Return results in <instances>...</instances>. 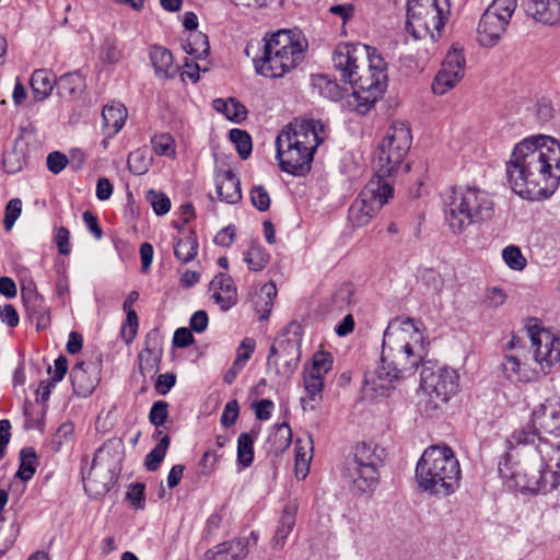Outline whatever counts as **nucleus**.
<instances>
[{
    "label": "nucleus",
    "mask_w": 560,
    "mask_h": 560,
    "mask_svg": "<svg viewBox=\"0 0 560 560\" xmlns=\"http://www.w3.org/2000/svg\"><path fill=\"white\" fill-rule=\"evenodd\" d=\"M24 162V158L16 150L5 153L2 160L3 168L9 174L21 171Z\"/></svg>",
    "instance_id": "69168bd1"
},
{
    "label": "nucleus",
    "mask_w": 560,
    "mask_h": 560,
    "mask_svg": "<svg viewBox=\"0 0 560 560\" xmlns=\"http://www.w3.org/2000/svg\"><path fill=\"white\" fill-rule=\"evenodd\" d=\"M466 59L463 49L453 47L446 54L441 69L435 74L431 89L435 95H444L464 78Z\"/></svg>",
    "instance_id": "6ab92c4d"
},
{
    "label": "nucleus",
    "mask_w": 560,
    "mask_h": 560,
    "mask_svg": "<svg viewBox=\"0 0 560 560\" xmlns=\"http://www.w3.org/2000/svg\"><path fill=\"white\" fill-rule=\"evenodd\" d=\"M298 506L295 503H288L282 511V514L279 520V524L277 526L273 542L277 547H282L292 532L295 525Z\"/></svg>",
    "instance_id": "f704fd0d"
},
{
    "label": "nucleus",
    "mask_w": 560,
    "mask_h": 560,
    "mask_svg": "<svg viewBox=\"0 0 560 560\" xmlns=\"http://www.w3.org/2000/svg\"><path fill=\"white\" fill-rule=\"evenodd\" d=\"M149 57L156 78L161 80L173 79L178 72V66L174 62L172 52L160 45L150 48Z\"/></svg>",
    "instance_id": "bb28decb"
},
{
    "label": "nucleus",
    "mask_w": 560,
    "mask_h": 560,
    "mask_svg": "<svg viewBox=\"0 0 560 560\" xmlns=\"http://www.w3.org/2000/svg\"><path fill=\"white\" fill-rule=\"evenodd\" d=\"M183 48L187 54L201 59L208 56L210 45L207 35L200 32H194L189 34L186 43L183 45Z\"/></svg>",
    "instance_id": "79ce46f5"
},
{
    "label": "nucleus",
    "mask_w": 560,
    "mask_h": 560,
    "mask_svg": "<svg viewBox=\"0 0 560 560\" xmlns=\"http://www.w3.org/2000/svg\"><path fill=\"white\" fill-rule=\"evenodd\" d=\"M269 258V254L259 245H252L245 254V261L252 271L262 270Z\"/></svg>",
    "instance_id": "3c124183"
},
{
    "label": "nucleus",
    "mask_w": 560,
    "mask_h": 560,
    "mask_svg": "<svg viewBox=\"0 0 560 560\" xmlns=\"http://www.w3.org/2000/svg\"><path fill=\"white\" fill-rule=\"evenodd\" d=\"M126 322L121 327V337L127 343H130L138 331V315L135 310L125 311Z\"/></svg>",
    "instance_id": "052dcab7"
},
{
    "label": "nucleus",
    "mask_w": 560,
    "mask_h": 560,
    "mask_svg": "<svg viewBox=\"0 0 560 560\" xmlns=\"http://www.w3.org/2000/svg\"><path fill=\"white\" fill-rule=\"evenodd\" d=\"M422 324L410 317L389 322L383 335L380 364L364 375V384L385 395L400 382L412 376L427 355Z\"/></svg>",
    "instance_id": "f03ea898"
},
{
    "label": "nucleus",
    "mask_w": 560,
    "mask_h": 560,
    "mask_svg": "<svg viewBox=\"0 0 560 560\" xmlns=\"http://www.w3.org/2000/svg\"><path fill=\"white\" fill-rule=\"evenodd\" d=\"M152 163V158L149 156L148 150L144 148L137 149L128 156L127 164L129 171L135 175L145 174Z\"/></svg>",
    "instance_id": "a18cd8bd"
},
{
    "label": "nucleus",
    "mask_w": 560,
    "mask_h": 560,
    "mask_svg": "<svg viewBox=\"0 0 560 560\" xmlns=\"http://www.w3.org/2000/svg\"><path fill=\"white\" fill-rule=\"evenodd\" d=\"M127 109L122 104L106 105L102 112L103 131L108 137L117 135L125 125Z\"/></svg>",
    "instance_id": "c85d7f7f"
},
{
    "label": "nucleus",
    "mask_w": 560,
    "mask_h": 560,
    "mask_svg": "<svg viewBox=\"0 0 560 560\" xmlns=\"http://www.w3.org/2000/svg\"><path fill=\"white\" fill-rule=\"evenodd\" d=\"M30 85L34 100L42 102L51 94L56 86V79L47 69H37L31 75Z\"/></svg>",
    "instance_id": "2f4dec72"
},
{
    "label": "nucleus",
    "mask_w": 560,
    "mask_h": 560,
    "mask_svg": "<svg viewBox=\"0 0 560 560\" xmlns=\"http://www.w3.org/2000/svg\"><path fill=\"white\" fill-rule=\"evenodd\" d=\"M499 471L505 477L509 476L501 462L499 463ZM510 477L515 480V486L521 491L532 493H547L560 485V471L544 466L525 469L524 471H511Z\"/></svg>",
    "instance_id": "dca6fc26"
},
{
    "label": "nucleus",
    "mask_w": 560,
    "mask_h": 560,
    "mask_svg": "<svg viewBox=\"0 0 560 560\" xmlns=\"http://www.w3.org/2000/svg\"><path fill=\"white\" fill-rule=\"evenodd\" d=\"M247 555V540L237 539L217 546L213 560H241Z\"/></svg>",
    "instance_id": "4c0bfd02"
},
{
    "label": "nucleus",
    "mask_w": 560,
    "mask_h": 560,
    "mask_svg": "<svg viewBox=\"0 0 560 560\" xmlns=\"http://www.w3.org/2000/svg\"><path fill=\"white\" fill-rule=\"evenodd\" d=\"M516 0H493L478 24V40L485 47L497 45L516 9Z\"/></svg>",
    "instance_id": "f8f14e48"
},
{
    "label": "nucleus",
    "mask_w": 560,
    "mask_h": 560,
    "mask_svg": "<svg viewBox=\"0 0 560 560\" xmlns=\"http://www.w3.org/2000/svg\"><path fill=\"white\" fill-rule=\"evenodd\" d=\"M412 136L404 121H394L378 145L377 158L374 160L375 175L373 178L389 180L402 166L410 150Z\"/></svg>",
    "instance_id": "6e6552de"
},
{
    "label": "nucleus",
    "mask_w": 560,
    "mask_h": 560,
    "mask_svg": "<svg viewBox=\"0 0 560 560\" xmlns=\"http://www.w3.org/2000/svg\"><path fill=\"white\" fill-rule=\"evenodd\" d=\"M211 299L222 312H226L237 303V290L231 276L218 273L210 282Z\"/></svg>",
    "instance_id": "5701e85b"
},
{
    "label": "nucleus",
    "mask_w": 560,
    "mask_h": 560,
    "mask_svg": "<svg viewBox=\"0 0 560 560\" xmlns=\"http://www.w3.org/2000/svg\"><path fill=\"white\" fill-rule=\"evenodd\" d=\"M37 457L32 448H23L20 452V466L15 474L23 481L32 479L36 471Z\"/></svg>",
    "instance_id": "c03bdc74"
},
{
    "label": "nucleus",
    "mask_w": 560,
    "mask_h": 560,
    "mask_svg": "<svg viewBox=\"0 0 560 560\" xmlns=\"http://www.w3.org/2000/svg\"><path fill=\"white\" fill-rule=\"evenodd\" d=\"M312 85L322 96L330 101H339L345 96V89L327 74L312 75Z\"/></svg>",
    "instance_id": "e433bc0d"
},
{
    "label": "nucleus",
    "mask_w": 560,
    "mask_h": 560,
    "mask_svg": "<svg viewBox=\"0 0 560 560\" xmlns=\"http://www.w3.org/2000/svg\"><path fill=\"white\" fill-rule=\"evenodd\" d=\"M494 214L491 195L478 187H458L445 201V221L455 234H462L474 224H481Z\"/></svg>",
    "instance_id": "39448f33"
},
{
    "label": "nucleus",
    "mask_w": 560,
    "mask_h": 560,
    "mask_svg": "<svg viewBox=\"0 0 560 560\" xmlns=\"http://www.w3.org/2000/svg\"><path fill=\"white\" fill-rule=\"evenodd\" d=\"M280 132L287 133L288 137L315 152L325 140L326 127L320 120L295 118Z\"/></svg>",
    "instance_id": "aec40b11"
},
{
    "label": "nucleus",
    "mask_w": 560,
    "mask_h": 560,
    "mask_svg": "<svg viewBox=\"0 0 560 560\" xmlns=\"http://www.w3.org/2000/svg\"><path fill=\"white\" fill-rule=\"evenodd\" d=\"M256 342L253 338H244L237 347L235 362L237 368L245 366L255 351Z\"/></svg>",
    "instance_id": "e2e57ef3"
},
{
    "label": "nucleus",
    "mask_w": 560,
    "mask_h": 560,
    "mask_svg": "<svg viewBox=\"0 0 560 560\" xmlns=\"http://www.w3.org/2000/svg\"><path fill=\"white\" fill-rule=\"evenodd\" d=\"M260 292H261L262 295L266 296L265 307L261 311V315L259 316V319L262 320V319H267L269 317L270 313H271V308H272V305H273V300L277 296L276 284L272 281H270V282H268V283L262 285Z\"/></svg>",
    "instance_id": "338daca9"
},
{
    "label": "nucleus",
    "mask_w": 560,
    "mask_h": 560,
    "mask_svg": "<svg viewBox=\"0 0 560 560\" xmlns=\"http://www.w3.org/2000/svg\"><path fill=\"white\" fill-rule=\"evenodd\" d=\"M358 101V109L368 112L383 95L387 86V69L384 59L373 49L365 66L349 81Z\"/></svg>",
    "instance_id": "1a4fd4ad"
},
{
    "label": "nucleus",
    "mask_w": 560,
    "mask_h": 560,
    "mask_svg": "<svg viewBox=\"0 0 560 560\" xmlns=\"http://www.w3.org/2000/svg\"><path fill=\"white\" fill-rule=\"evenodd\" d=\"M537 427H535V430L529 428L517 429L512 433L511 438L508 440V443L511 445V447L533 445L535 450L537 443H539V440L542 439L537 434Z\"/></svg>",
    "instance_id": "8fccbe9b"
},
{
    "label": "nucleus",
    "mask_w": 560,
    "mask_h": 560,
    "mask_svg": "<svg viewBox=\"0 0 560 560\" xmlns=\"http://www.w3.org/2000/svg\"><path fill=\"white\" fill-rule=\"evenodd\" d=\"M22 201L18 198L11 199L5 206L3 225L7 231L11 230L14 222L21 215Z\"/></svg>",
    "instance_id": "0e129e2a"
},
{
    "label": "nucleus",
    "mask_w": 560,
    "mask_h": 560,
    "mask_svg": "<svg viewBox=\"0 0 560 560\" xmlns=\"http://www.w3.org/2000/svg\"><path fill=\"white\" fill-rule=\"evenodd\" d=\"M331 354L328 352H317L313 357L312 365L310 368H305V371L325 377V375L331 370Z\"/></svg>",
    "instance_id": "6e6d98bb"
},
{
    "label": "nucleus",
    "mask_w": 560,
    "mask_h": 560,
    "mask_svg": "<svg viewBox=\"0 0 560 560\" xmlns=\"http://www.w3.org/2000/svg\"><path fill=\"white\" fill-rule=\"evenodd\" d=\"M277 160L282 172L302 176L310 172L314 153L307 147L300 144L298 140L279 133L276 139Z\"/></svg>",
    "instance_id": "2eb2a0df"
},
{
    "label": "nucleus",
    "mask_w": 560,
    "mask_h": 560,
    "mask_svg": "<svg viewBox=\"0 0 560 560\" xmlns=\"http://www.w3.org/2000/svg\"><path fill=\"white\" fill-rule=\"evenodd\" d=\"M198 254V242L195 233L190 232L177 238L174 243V255L183 264L195 259Z\"/></svg>",
    "instance_id": "58836bf2"
},
{
    "label": "nucleus",
    "mask_w": 560,
    "mask_h": 560,
    "mask_svg": "<svg viewBox=\"0 0 560 560\" xmlns=\"http://www.w3.org/2000/svg\"><path fill=\"white\" fill-rule=\"evenodd\" d=\"M167 416L168 404L165 400L154 401L149 412V421L151 422V424L156 427V430L153 435L154 438H158L162 434V431L159 429V427L165 423Z\"/></svg>",
    "instance_id": "864d4df0"
},
{
    "label": "nucleus",
    "mask_w": 560,
    "mask_h": 560,
    "mask_svg": "<svg viewBox=\"0 0 560 560\" xmlns=\"http://www.w3.org/2000/svg\"><path fill=\"white\" fill-rule=\"evenodd\" d=\"M313 457V439L306 434L304 439L299 438L295 442V476L298 479L306 478L310 470V463Z\"/></svg>",
    "instance_id": "7c9ffc66"
},
{
    "label": "nucleus",
    "mask_w": 560,
    "mask_h": 560,
    "mask_svg": "<svg viewBox=\"0 0 560 560\" xmlns=\"http://www.w3.org/2000/svg\"><path fill=\"white\" fill-rule=\"evenodd\" d=\"M125 447L120 441H107L105 442L95 453L92 467L85 478V489L92 486L96 481L97 475L103 470L107 469L112 474L108 481L103 482L102 489L97 492L107 491V485L112 481L113 476L117 475L121 470V460L124 456Z\"/></svg>",
    "instance_id": "f3484780"
},
{
    "label": "nucleus",
    "mask_w": 560,
    "mask_h": 560,
    "mask_svg": "<svg viewBox=\"0 0 560 560\" xmlns=\"http://www.w3.org/2000/svg\"><path fill=\"white\" fill-rule=\"evenodd\" d=\"M373 49L363 44H339L332 55L334 66L340 71L342 79L349 82L365 66Z\"/></svg>",
    "instance_id": "a211bd4d"
},
{
    "label": "nucleus",
    "mask_w": 560,
    "mask_h": 560,
    "mask_svg": "<svg viewBox=\"0 0 560 560\" xmlns=\"http://www.w3.org/2000/svg\"><path fill=\"white\" fill-rule=\"evenodd\" d=\"M393 195L394 188L389 180L372 177L350 206L349 221L358 228L369 224Z\"/></svg>",
    "instance_id": "9d476101"
},
{
    "label": "nucleus",
    "mask_w": 560,
    "mask_h": 560,
    "mask_svg": "<svg viewBox=\"0 0 560 560\" xmlns=\"http://www.w3.org/2000/svg\"><path fill=\"white\" fill-rule=\"evenodd\" d=\"M292 442V432L288 423L282 422L275 425L273 432L268 438L270 452L275 455L283 453Z\"/></svg>",
    "instance_id": "ea45409f"
},
{
    "label": "nucleus",
    "mask_w": 560,
    "mask_h": 560,
    "mask_svg": "<svg viewBox=\"0 0 560 560\" xmlns=\"http://www.w3.org/2000/svg\"><path fill=\"white\" fill-rule=\"evenodd\" d=\"M255 435L248 432L241 433L237 439V465L249 467L254 462Z\"/></svg>",
    "instance_id": "a19ab883"
},
{
    "label": "nucleus",
    "mask_w": 560,
    "mask_h": 560,
    "mask_svg": "<svg viewBox=\"0 0 560 560\" xmlns=\"http://www.w3.org/2000/svg\"><path fill=\"white\" fill-rule=\"evenodd\" d=\"M303 326L290 322L277 336L267 357V374L272 381L283 383L294 374L301 359Z\"/></svg>",
    "instance_id": "423d86ee"
},
{
    "label": "nucleus",
    "mask_w": 560,
    "mask_h": 560,
    "mask_svg": "<svg viewBox=\"0 0 560 560\" xmlns=\"http://www.w3.org/2000/svg\"><path fill=\"white\" fill-rule=\"evenodd\" d=\"M512 190L527 200L550 197L560 184V143L552 137L530 136L515 144L506 162Z\"/></svg>",
    "instance_id": "f257e3e1"
},
{
    "label": "nucleus",
    "mask_w": 560,
    "mask_h": 560,
    "mask_svg": "<svg viewBox=\"0 0 560 560\" xmlns=\"http://www.w3.org/2000/svg\"><path fill=\"white\" fill-rule=\"evenodd\" d=\"M47 167L52 174H59L68 164V158L58 151L48 154Z\"/></svg>",
    "instance_id": "774afa93"
},
{
    "label": "nucleus",
    "mask_w": 560,
    "mask_h": 560,
    "mask_svg": "<svg viewBox=\"0 0 560 560\" xmlns=\"http://www.w3.org/2000/svg\"><path fill=\"white\" fill-rule=\"evenodd\" d=\"M532 421L542 432L560 439V397H550L534 408Z\"/></svg>",
    "instance_id": "4be33fe9"
},
{
    "label": "nucleus",
    "mask_w": 560,
    "mask_h": 560,
    "mask_svg": "<svg viewBox=\"0 0 560 560\" xmlns=\"http://www.w3.org/2000/svg\"><path fill=\"white\" fill-rule=\"evenodd\" d=\"M121 50L118 48L116 39L114 38H105L102 49H101V58L104 62L107 63H116L121 58Z\"/></svg>",
    "instance_id": "bf43d9fd"
},
{
    "label": "nucleus",
    "mask_w": 560,
    "mask_h": 560,
    "mask_svg": "<svg viewBox=\"0 0 560 560\" xmlns=\"http://www.w3.org/2000/svg\"><path fill=\"white\" fill-rule=\"evenodd\" d=\"M147 199L158 215H164L171 209V200L164 192L151 189L147 192Z\"/></svg>",
    "instance_id": "4d7b16f0"
},
{
    "label": "nucleus",
    "mask_w": 560,
    "mask_h": 560,
    "mask_svg": "<svg viewBox=\"0 0 560 560\" xmlns=\"http://www.w3.org/2000/svg\"><path fill=\"white\" fill-rule=\"evenodd\" d=\"M535 453L539 456L540 464L550 469L560 471V440L540 439Z\"/></svg>",
    "instance_id": "c756f323"
},
{
    "label": "nucleus",
    "mask_w": 560,
    "mask_h": 560,
    "mask_svg": "<svg viewBox=\"0 0 560 560\" xmlns=\"http://www.w3.org/2000/svg\"><path fill=\"white\" fill-rule=\"evenodd\" d=\"M230 140L235 144V149L242 160H246L252 153V138L241 129H232L229 133Z\"/></svg>",
    "instance_id": "603ef678"
},
{
    "label": "nucleus",
    "mask_w": 560,
    "mask_h": 560,
    "mask_svg": "<svg viewBox=\"0 0 560 560\" xmlns=\"http://www.w3.org/2000/svg\"><path fill=\"white\" fill-rule=\"evenodd\" d=\"M171 440L168 435H164L155 447L145 456L144 466L149 471H155L163 462Z\"/></svg>",
    "instance_id": "09e8293b"
},
{
    "label": "nucleus",
    "mask_w": 560,
    "mask_h": 560,
    "mask_svg": "<svg viewBox=\"0 0 560 560\" xmlns=\"http://www.w3.org/2000/svg\"><path fill=\"white\" fill-rule=\"evenodd\" d=\"M73 392L86 397L96 388L100 377L93 363L78 362L70 371Z\"/></svg>",
    "instance_id": "b1692460"
},
{
    "label": "nucleus",
    "mask_w": 560,
    "mask_h": 560,
    "mask_svg": "<svg viewBox=\"0 0 560 560\" xmlns=\"http://www.w3.org/2000/svg\"><path fill=\"white\" fill-rule=\"evenodd\" d=\"M532 359L541 375L548 374L560 363V338L537 324L528 327Z\"/></svg>",
    "instance_id": "4468645a"
},
{
    "label": "nucleus",
    "mask_w": 560,
    "mask_h": 560,
    "mask_svg": "<svg viewBox=\"0 0 560 560\" xmlns=\"http://www.w3.org/2000/svg\"><path fill=\"white\" fill-rule=\"evenodd\" d=\"M162 350L153 347H149V340L147 347L139 353L140 371L142 374L156 372L159 363L161 361Z\"/></svg>",
    "instance_id": "de8ad7c7"
},
{
    "label": "nucleus",
    "mask_w": 560,
    "mask_h": 560,
    "mask_svg": "<svg viewBox=\"0 0 560 560\" xmlns=\"http://www.w3.org/2000/svg\"><path fill=\"white\" fill-rule=\"evenodd\" d=\"M215 186L220 201L235 205L242 199L241 182L232 168L215 173Z\"/></svg>",
    "instance_id": "393cba45"
},
{
    "label": "nucleus",
    "mask_w": 560,
    "mask_h": 560,
    "mask_svg": "<svg viewBox=\"0 0 560 560\" xmlns=\"http://www.w3.org/2000/svg\"><path fill=\"white\" fill-rule=\"evenodd\" d=\"M308 43L298 30H279L264 37L261 56L254 59L258 74L279 79L296 69L304 60Z\"/></svg>",
    "instance_id": "7ed1b4c3"
},
{
    "label": "nucleus",
    "mask_w": 560,
    "mask_h": 560,
    "mask_svg": "<svg viewBox=\"0 0 560 560\" xmlns=\"http://www.w3.org/2000/svg\"><path fill=\"white\" fill-rule=\"evenodd\" d=\"M462 477L458 459L448 446H430L416 466L418 487L432 495L445 498L459 488Z\"/></svg>",
    "instance_id": "20e7f679"
},
{
    "label": "nucleus",
    "mask_w": 560,
    "mask_h": 560,
    "mask_svg": "<svg viewBox=\"0 0 560 560\" xmlns=\"http://www.w3.org/2000/svg\"><path fill=\"white\" fill-rule=\"evenodd\" d=\"M57 94L67 101L75 100L84 89V80L78 72L66 73L56 80Z\"/></svg>",
    "instance_id": "473e14b6"
},
{
    "label": "nucleus",
    "mask_w": 560,
    "mask_h": 560,
    "mask_svg": "<svg viewBox=\"0 0 560 560\" xmlns=\"http://www.w3.org/2000/svg\"><path fill=\"white\" fill-rule=\"evenodd\" d=\"M304 378V388L307 393V397H303L301 399V404L304 409L308 404V400L314 401L317 397H320L323 388H324V377L315 375L308 371L304 370L303 373Z\"/></svg>",
    "instance_id": "37998d69"
},
{
    "label": "nucleus",
    "mask_w": 560,
    "mask_h": 560,
    "mask_svg": "<svg viewBox=\"0 0 560 560\" xmlns=\"http://www.w3.org/2000/svg\"><path fill=\"white\" fill-rule=\"evenodd\" d=\"M526 13L546 25L560 23V2L558 0H527Z\"/></svg>",
    "instance_id": "a878e982"
},
{
    "label": "nucleus",
    "mask_w": 560,
    "mask_h": 560,
    "mask_svg": "<svg viewBox=\"0 0 560 560\" xmlns=\"http://www.w3.org/2000/svg\"><path fill=\"white\" fill-rule=\"evenodd\" d=\"M21 295L27 315L32 322H35L37 330L47 328L50 324L49 310L44 296L38 293L34 281L30 280L22 283Z\"/></svg>",
    "instance_id": "412c9836"
},
{
    "label": "nucleus",
    "mask_w": 560,
    "mask_h": 560,
    "mask_svg": "<svg viewBox=\"0 0 560 560\" xmlns=\"http://www.w3.org/2000/svg\"><path fill=\"white\" fill-rule=\"evenodd\" d=\"M438 3L441 7H450L448 0H408L407 30H411L416 38L422 37L420 30H416V26L429 14V11L438 8Z\"/></svg>",
    "instance_id": "cd10ccee"
},
{
    "label": "nucleus",
    "mask_w": 560,
    "mask_h": 560,
    "mask_svg": "<svg viewBox=\"0 0 560 560\" xmlns=\"http://www.w3.org/2000/svg\"><path fill=\"white\" fill-rule=\"evenodd\" d=\"M421 282L427 287L430 293L439 295L443 289L444 280L434 269H425L420 276Z\"/></svg>",
    "instance_id": "13d9d810"
},
{
    "label": "nucleus",
    "mask_w": 560,
    "mask_h": 560,
    "mask_svg": "<svg viewBox=\"0 0 560 560\" xmlns=\"http://www.w3.org/2000/svg\"><path fill=\"white\" fill-rule=\"evenodd\" d=\"M353 293L351 283H342L325 303L326 312L330 314L343 312L350 305Z\"/></svg>",
    "instance_id": "c9c22d12"
},
{
    "label": "nucleus",
    "mask_w": 560,
    "mask_h": 560,
    "mask_svg": "<svg viewBox=\"0 0 560 560\" xmlns=\"http://www.w3.org/2000/svg\"><path fill=\"white\" fill-rule=\"evenodd\" d=\"M153 151L158 155L174 159L176 156V144L173 136L168 132L156 133L151 138Z\"/></svg>",
    "instance_id": "49530a36"
},
{
    "label": "nucleus",
    "mask_w": 560,
    "mask_h": 560,
    "mask_svg": "<svg viewBox=\"0 0 560 560\" xmlns=\"http://www.w3.org/2000/svg\"><path fill=\"white\" fill-rule=\"evenodd\" d=\"M250 200L253 206L259 211H267L270 207V196L262 185L254 186L250 189Z\"/></svg>",
    "instance_id": "680f3d73"
},
{
    "label": "nucleus",
    "mask_w": 560,
    "mask_h": 560,
    "mask_svg": "<svg viewBox=\"0 0 560 560\" xmlns=\"http://www.w3.org/2000/svg\"><path fill=\"white\" fill-rule=\"evenodd\" d=\"M420 386L438 408L447 402L459 389V376L454 369L440 366L435 362H423Z\"/></svg>",
    "instance_id": "9b49d317"
},
{
    "label": "nucleus",
    "mask_w": 560,
    "mask_h": 560,
    "mask_svg": "<svg viewBox=\"0 0 560 560\" xmlns=\"http://www.w3.org/2000/svg\"><path fill=\"white\" fill-rule=\"evenodd\" d=\"M386 455L385 448L374 442H361L353 447L346 472L357 491L362 494L374 492L380 481L378 469Z\"/></svg>",
    "instance_id": "0eeeda50"
},
{
    "label": "nucleus",
    "mask_w": 560,
    "mask_h": 560,
    "mask_svg": "<svg viewBox=\"0 0 560 560\" xmlns=\"http://www.w3.org/2000/svg\"><path fill=\"white\" fill-rule=\"evenodd\" d=\"M528 354L529 351L521 338L514 336L509 341L501 362V370L506 380L513 383H529L541 375Z\"/></svg>",
    "instance_id": "ddd939ff"
},
{
    "label": "nucleus",
    "mask_w": 560,
    "mask_h": 560,
    "mask_svg": "<svg viewBox=\"0 0 560 560\" xmlns=\"http://www.w3.org/2000/svg\"><path fill=\"white\" fill-rule=\"evenodd\" d=\"M436 7L438 8H433V10L429 11V14L416 26V30H420V34H422V36L429 34L433 37L434 31L440 33L444 27L450 12V7H441L440 3H438Z\"/></svg>",
    "instance_id": "72a5a7b5"
},
{
    "label": "nucleus",
    "mask_w": 560,
    "mask_h": 560,
    "mask_svg": "<svg viewBox=\"0 0 560 560\" xmlns=\"http://www.w3.org/2000/svg\"><path fill=\"white\" fill-rule=\"evenodd\" d=\"M502 257L504 262L513 270L521 271L526 267L527 260L520 247L515 245L506 246L502 252Z\"/></svg>",
    "instance_id": "5fc2aeb1"
}]
</instances>
